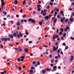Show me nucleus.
Masks as SVG:
<instances>
[{
	"label": "nucleus",
	"mask_w": 74,
	"mask_h": 74,
	"mask_svg": "<svg viewBox=\"0 0 74 74\" xmlns=\"http://www.w3.org/2000/svg\"><path fill=\"white\" fill-rule=\"evenodd\" d=\"M59 37V36L57 34H55L54 36H53V37L52 38V39H53L52 40L53 41H55V39L56 38H58Z\"/></svg>",
	"instance_id": "nucleus-1"
},
{
	"label": "nucleus",
	"mask_w": 74,
	"mask_h": 74,
	"mask_svg": "<svg viewBox=\"0 0 74 74\" xmlns=\"http://www.w3.org/2000/svg\"><path fill=\"white\" fill-rule=\"evenodd\" d=\"M1 40H2V41H4L6 42V41H7V40L9 41H10V38H2L1 39Z\"/></svg>",
	"instance_id": "nucleus-2"
},
{
	"label": "nucleus",
	"mask_w": 74,
	"mask_h": 74,
	"mask_svg": "<svg viewBox=\"0 0 74 74\" xmlns=\"http://www.w3.org/2000/svg\"><path fill=\"white\" fill-rule=\"evenodd\" d=\"M1 2H2V4H1V5L2 6H4L5 5V3H4V1L3 0H1Z\"/></svg>",
	"instance_id": "nucleus-3"
},
{
	"label": "nucleus",
	"mask_w": 74,
	"mask_h": 74,
	"mask_svg": "<svg viewBox=\"0 0 74 74\" xmlns=\"http://www.w3.org/2000/svg\"><path fill=\"white\" fill-rule=\"evenodd\" d=\"M21 62H23L24 60V59L25 58V57L24 56H22L21 57Z\"/></svg>",
	"instance_id": "nucleus-4"
},
{
	"label": "nucleus",
	"mask_w": 74,
	"mask_h": 74,
	"mask_svg": "<svg viewBox=\"0 0 74 74\" xmlns=\"http://www.w3.org/2000/svg\"><path fill=\"white\" fill-rule=\"evenodd\" d=\"M56 67H57L56 66H53V69H54L52 70V71H56Z\"/></svg>",
	"instance_id": "nucleus-5"
},
{
	"label": "nucleus",
	"mask_w": 74,
	"mask_h": 74,
	"mask_svg": "<svg viewBox=\"0 0 74 74\" xmlns=\"http://www.w3.org/2000/svg\"><path fill=\"white\" fill-rule=\"evenodd\" d=\"M23 22H27V20L24 19H22L21 21V22L22 23H23Z\"/></svg>",
	"instance_id": "nucleus-6"
},
{
	"label": "nucleus",
	"mask_w": 74,
	"mask_h": 74,
	"mask_svg": "<svg viewBox=\"0 0 74 74\" xmlns=\"http://www.w3.org/2000/svg\"><path fill=\"white\" fill-rule=\"evenodd\" d=\"M24 51L26 52L27 53L28 52V51H29V49L27 48H26L24 50Z\"/></svg>",
	"instance_id": "nucleus-7"
},
{
	"label": "nucleus",
	"mask_w": 74,
	"mask_h": 74,
	"mask_svg": "<svg viewBox=\"0 0 74 74\" xmlns=\"http://www.w3.org/2000/svg\"><path fill=\"white\" fill-rule=\"evenodd\" d=\"M57 22V18H56L55 19V20L53 21V26H55V23H56Z\"/></svg>",
	"instance_id": "nucleus-8"
},
{
	"label": "nucleus",
	"mask_w": 74,
	"mask_h": 74,
	"mask_svg": "<svg viewBox=\"0 0 74 74\" xmlns=\"http://www.w3.org/2000/svg\"><path fill=\"white\" fill-rule=\"evenodd\" d=\"M18 49L19 51H23V49L21 48L20 47H18Z\"/></svg>",
	"instance_id": "nucleus-9"
},
{
	"label": "nucleus",
	"mask_w": 74,
	"mask_h": 74,
	"mask_svg": "<svg viewBox=\"0 0 74 74\" xmlns=\"http://www.w3.org/2000/svg\"><path fill=\"white\" fill-rule=\"evenodd\" d=\"M22 62V60L21 58H17V62Z\"/></svg>",
	"instance_id": "nucleus-10"
},
{
	"label": "nucleus",
	"mask_w": 74,
	"mask_h": 74,
	"mask_svg": "<svg viewBox=\"0 0 74 74\" xmlns=\"http://www.w3.org/2000/svg\"><path fill=\"white\" fill-rule=\"evenodd\" d=\"M16 34H17V36H18V38H20V36H19V34H18V31H16Z\"/></svg>",
	"instance_id": "nucleus-11"
},
{
	"label": "nucleus",
	"mask_w": 74,
	"mask_h": 74,
	"mask_svg": "<svg viewBox=\"0 0 74 74\" xmlns=\"http://www.w3.org/2000/svg\"><path fill=\"white\" fill-rule=\"evenodd\" d=\"M18 1L16 0H15L14 3V4H15V5H17V4H18Z\"/></svg>",
	"instance_id": "nucleus-12"
},
{
	"label": "nucleus",
	"mask_w": 74,
	"mask_h": 74,
	"mask_svg": "<svg viewBox=\"0 0 74 74\" xmlns=\"http://www.w3.org/2000/svg\"><path fill=\"white\" fill-rule=\"evenodd\" d=\"M71 61H73V60H74V56H71Z\"/></svg>",
	"instance_id": "nucleus-13"
},
{
	"label": "nucleus",
	"mask_w": 74,
	"mask_h": 74,
	"mask_svg": "<svg viewBox=\"0 0 74 74\" xmlns=\"http://www.w3.org/2000/svg\"><path fill=\"white\" fill-rule=\"evenodd\" d=\"M32 23H36V20H34V19H32Z\"/></svg>",
	"instance_id": "nucleus-14"
},
{
	"label": "nucleus",
	"mask_w": 74,
	"mask_h": 74,
	"mask_svg": "<svg viewBox=\"0 0 74 74\" xmlns=\"http://www.w3.org/2000/svg\"><path fill=\"white\" fill-rule=\"evenodd\" d=\"M8 36L10 38H14V36H13V35H9Z\"/></svg>",
	"instance_id": "nucleus-15"
},
{
	"label": "nucleus",
	"mask_w": 74,
	"mask_h": 74,
	"mask_svg": "<svg viewBox=\"0 0 74 74\" xmlns=\"http://www.w3.org/2000/svg\"><path fill=\"white\" fill-rule=\"evenodd\" d=\"M42 74H45V73H46V71L44 70H43L42 71Z\"/></svg>",
	"instance_id": "nucleus-16"
},
{
	"label": "nucleus",
	"mask_w": 74,
	"mask_h": 74,
	"mask_svg": "<svg viewBox=\"0 0 74 74\" xmlns=\"http://www.w3.org/2000/svg\"><path fill=\"white\" fill-rule=\"evenodd\" d=\"M57 51V49L55 47H53V51Z\"/></svg>",
	"instance_id": "nucleus-17"
},
{
	"label": "nucleus",
	"mask_w": 74,
	"mask_h": 74,
	"mask_svg": "<svg viewBox=\"0 0 74 74\" xmlns=\"http://www.w3.org/2000/svg\"><path fill=\"white\" fill-rule=\"evenodd\" d=\"M45 18L47 20H49L48 16H45Z\"/></svg>",
	"instance_id": "nucleus-18"
},
{
	"label": "nucleus",
	"mask_w": 74,
	"mask_h": 74,
	"mask_svg": "<svg viewBox=\"0 0 74 74\" xmlns=\"http://www.w3.org/2000/svg\"><path fill=\"white\" fill-rule=\"evenodd\" d=\"M56 10H57V12H59V10L57 8L56 9H54L53 10L54 11H56Z\"/></svg>",
	"instance_id": "nucleus-19"
},
{
	"label": "nucleus",
	"mask_w": 74,
	"mask_h": 74,
	"mask_svg": "<svg viewBox=\"0 0 74 74\" xmlns=\"http://www.w3.org/2000/svg\"><path fill=\"white\" fill-rule=\"evenodd\" d=\"M65 19V18H64V17H63V19H62L60 20V21H61V22H63V21H64V20Z\"/></svg>",
	"instance_id": "nucleus-20"
},
{
	"label": "nucleus",
	"mask_w": 74,
	"mask_h": 74,
	"mask_svg": "<svg viewBox=\"0 0 74 74\" xmlns=\"http://www.w3.org/2000/svg\"><path fill=\"white\" fill-rule=\"evenodd\" d=\"M26 0H25L23 2V5H25V4H26Z\"/></svg>",
	"instance_id": "nucleus-21"
},
{
	"label": "nucleus",
	"mask_w": 74,
	"mask_h": 74,
	"mask_svg": "<svg viewBox=\"0 0 74 74\" xmlns=\"http://www.w3.org/2000/svg\"><path fill=\"white\" fill-rule=\"evenodd\" d=\"M27 21H28V22H32V18H29V19H28Z\"/></svg>",
	"instance_id": "nucleus-22"
},
{
	"label": "nucleus",
	"mask_w": 74,
	"mask_h": 74,
	"mask_svg": "<svg viewBox=\"0 0 74 74\" xmlns=\"http://www.w3.org/2000/svg\"><path fill=\"white\" fill-rule=\"evenodd\" d=\"M21 24V23L19 22H17L16 23V25L17 26H20V25Z\"/></svg>",
	"instance_id": "nucleus-23"
},
{
	"label": "nucleus",
	"mask_w": 74,
	"mask_h": 74,
	"mask_svg": "<svg viewBox=\"0 0 74 74\" xmlns=\"http://www.w3.org/2000/svg\"><path fill=\"white\" fill-rule=\"evenodd\" d=\"M13 36H14V37H16V33L14 32L13 35Z\"/></svg>",
	"instance_id": "nucleus-24"
},
{
	"label": "nucleus",
	"mask_w": 74,
	"mask_h": 74,
	"mask_svg": "<svg viewBox=\"0 0 74 74\" xmlns=\"http://www.w3.org/2000/svg\"><path fill=\"white\" fill-rule=\"evenodd\" d=\"M41 3V1H40L39 0L38 1V3L37 4V5H38V4H40Z\"/></svg>",
	"instance_id": "nucleus-25"
},
{
	"label": "nucleus",
	"mask_w": 74,
	"mask_h": 74,
	"mask_svg": "<svg viewBox=\"0 0 74 74\" xmlns=\"http://www.w3.org/2000/svg\"><path fill=\"white\" fill-rule=\"evenodd\" d=\"M3 14L5 15H7V12L5 11H4L3 12Z\"/></svg>",
	"instance_id": "nucleus-26"
},
{
	"label": "nucleus",
	"mask_w": 74,
	"mask_h": 74,
	"mask_svg": "<svg viewBox=\"0 0 74 74\" xmlns=\"http://www.w3.org/2000/svg\"><path fill=\"white\" fill-rule=\"evenodd\" d=\"M19 35L20 36V37H22V36H23L22 35V33L21 32L20 33Z\"/></svg>",
	"instance_id": "nucleus-27"
},
{
	"label": "nucleus",
	"mask_w": 74,
	"mask_h": 74,
	"mask_svg": "<svg viewBox=\"0 0 74 74\" xmlns=\"http://www.w3.org/2000/svg\"><path fill=\"white\" fill-rule=\"evenodd\" d=\"M39 24L40 25H42L43 23L42 22L40 21L39 22Z\"/></svg>",
	"instance_id": "nucleus-28"
},
{
	"label": "nucleus",
	"mask_w": 74,
	"mask_h": 74,
	"mask_svg": "<svg viewBox=\"0 0 74 74\" xmlns=\"http://www.w3.org/2000/svg\"><path fill=\"white\" fill-rule=\"evenodd\" d=\"M18 70L19 71H21V70H22V68L21 67H19L18 68Z\"/></svg>",
	"instance_id": "nucleus-29"
},
{
	"label": "nucleus",
	"mask_w": 74,
	"mask_h": 74,
	"mask_svg": "<svg viewBox=\"0 0 74 74\" xmlns=\"http://www.w3.org/2000/svg\"><path fill=\"white\" fill-rule=\"evenodd\" d=\"M66 33H64L63 34V37H66Z\"/></svg>",
	"instance_id": "nucleus-30"
},
{
	"label": "nucleus",
	"mask_w": 74,
	"mask_h": 74,
	"mask_svg": "<svg viewBox=\"0 0 74 74\" xmlns=\"http://www.w3.org/2000/svg\"><path fill=\"white\" fill-rule=\"evenodd\" d=\"M68 48H69V47H68V46H66L65 47V49L64 50H66V49H68Z\"/></svg>",
	"instance_id": "nucleus-31"
},
{
	"label": "nucleus",
	"mask_w": 74,
	"mask_h": 74,
	"mask_svg": "<svg viewBox=\"0 0 74 74\" xmlns=\"http://www.w3.org/2000/svg\"><path fill=\"white\" fill-rule=\"evenodd\" d=\"M9 46H10V47H13V44L12 43H10L9 44Z\"/></svg>",
	"instance_id": "nucleus-32"
},
{
	"label": "nucleus",
	"mask_w": 74,
	"mask_h": 74,
	"mask_svg": "<svg viewBox=\"0 0 74 74\" xmlns=\"http://www.w3.org/2000/svg\"><path fill=\"white\" fill-rule=\"evenodd\" d=\"M55 60H54V59H52L51 60V63H53L54 61Z\"/></svg>",
	"instance_id": "nucleus-33"
},
{
	"label": "nucleus",
	"mask_w": 74,
	"mask_h": 74,
	"mask_svg": "<svg viewBox=\"0 0 74 74\" xmlns=\"http://www.w3.org/2000/svg\"><path fill=\"white\" fill-rule=\"evenodd\" d=\"M45 70H46V71H49L50 70V69L48 68H47L45 69Z\"/></svg>",
	"instance_id": "nucleus-34"
},
{
	"label": "nucleus",
	"mask_w": 74,
	"mask_h": 74,
	"mask_svg": "<svg viewBox=\"0 0 74 74\" xmlns=\"http://www.w3.org/2000/svg\"><path fill=\"white\" fill-rule=\"evenodd\" d=\"M41 10V8H38V11H40Z\"/></svg>",
	"instance_id": "nucleus-35"
},
{
	"label": "nucleus",
	"mask_w": 74,
	"mask_h": 74,
	"mask_svg": "<svg viewBox=\"0 0 74 74\" xmlns=\"http://www.w3.org/2000/svg\"><path fill=\"white\" fill-rule=\"evenodd\" d=\"M57 12H55V13L54 14V16H56V15H57Z\"/></svg>",
	"instance_id": "nucleus-36"
},
{
	"label": "nucleus",
	"mask_w": 74,
	"mask_h": 74,
	"mask_svg": "<svg viewBox=\"0 0 74 74\" xmlns=\"http://www.w3.org/2000/svg\"><path fill=\"white\" fill-rule=\"evenodd\" d=\"M70 38L71 39V40H72V41H73V40H74V38L73 37H71Z\"/></svg>",
	"instance_id": "nucleus-37"
},
{
	"label": "nucleus",
	"mask_w": 74,
	"mask_h": 74,
	"mask_svg": "<svg viewBox=\"0 0 74 74\" xmlns=\"http://www.w3.org/2000/svg\"><path fill=\"white\" fill-rule=\"evenodd\" d=\"M29 72H30V73H34V72L33 71V70H30Z\"/></svg>",
	"instance_id": "nucleus-38"
},
{
	"label": "nucleus",
	"mask_w": 74,
	"mask_h": 74,
	"mask_svg": "<svg viewBox=\"0 0 74 74\" xmlns=\"http://www.w3.org/2000/svg\"><path fill=\"white\" fill-rule=\"evenodd\" d=\"M47 15V13H44L43 14V16H46V15Z\"/></svg>",
	"instance_id": "nucleus-39"
},
{
	"label": "nucleus",
	"mask_w": 74,
	"mask_h": 74,
	"mask_svg": "<svg viewBox=\"0 0 74 74\" xmlns=\"http://www.w3.org/2000/svg\"><path fill=\"white\" fill-rule=\"evenodd\" d=\"M59 58V57L56 56L55 57V58L56 59H58V58Z\"/></svg>",
	"instance_id": "nucleus-40"
},
{
	"label": "nucleus",
	"mask_w": 74,
	"mask_h": 74,
	"mask_svg": "<svg viewBox=\"0 0 74 74\" xmlns=\"http://www.w3.org/2000/svg\"><path fill=\"white\" fill-rule=\"evenodd\" d=\"M25 34H26V35H29V33L28 32H26L25 33Z\"/></svg>",
	"instance_id": "nucleus-41"
},
{
	"label": "nucleus",
	"mask_w": 74,
	"mask_h": 74,
	"mask_svg": "<svg viewBox=\"0 0 74 74\" xmlns=\"http://www.w3.org/2000/svg\"><path fill=\"white\" fill-rule=\"evenodd\" d=\"M43 13H44V11H43V10H41V14H43Z\"/></svg>",
	"instance_id": "nucleus-42"
},
{
	"label": "nucleus",
	"mask_w": 74,
	"mask_h": 74,
	"mask_svg": "<svg viewBox=\"0 0 74 74\" xmlns=\"http://www.w3.org/2000/svg\"><path fill=\"white\" fill-rule=\"evenodd\" d=\"M31 70H34V68L33 67H32L31 68Z\"/></svg>",
	"instance_id": "nucleus-43"
},
{
	"label": "nucleus",
	"mask_w": 74,
	"mask_h": 74,
	"mask_svg": "<svg viewBox=\"0 0 74 74\" xmlns=\"http://www.w3.org/2000/svg\"><path fill=\"white\" fill-rule=\"evenodd\" d=\"M60 13H61V14H63V13H64V12H63V11H60Z\"/></svg>",
	"instance_id": "nucleus-44"
},
{
	"label": "nucleus",
	"mask_w": 74,
	"mask_h": 74,
	"mask_svg": "<svg viewBox=\"0 0 74 74\" xmlns=\"http://www.w3.org/2000/svg\"><path fill=\"white\" fill-rule=\"evenodd\" d=\"M1 7L0 8V11H1V9H3V6H1Z\"/></svg>",
	"instance_id": "nucleus-45"
},
{
	"label": "nucleus",
	"mask_w": 74,
	"mask_h": 74,
	"mask_svg": "<svg viewBox=\"0 0 74 74\" xmlns=\"http://www.w3.org/2000/svg\"><path fill=\"white\" fill-rule=\"evenodd\" d=\"M68 21H69V19H66L65 20V22H68Z\"/></svg>",
	"instance_id": "nucleus-46"
},
{
	"label": "nucleus",
	"mask_w": 74,
	"mask_h": 74,
	"mask_svg": "<svg viewBox=\"0 0 74 74\" xmlns=\"http://www.w3.org/2000/svg\"><path fill=\"white\" fill-rule=\"evenodd\" d=\"M50 14H53V10H51L50 13Z\"/></svg>",
	"instance_id": "nucleus-47"
},
{
	"label": "nucleus",
	"mask_w": 74,
	"mask_h": 74,
	"mask_svg": "<svg viewBox=\"0 0 74 74\" xmlns=\"http://www.w3.org/2000/svg\"><path fill=\"white\" fill-rule=\"evenodd\" d=\"M66 29L67 30H69V29H70V28L69 27L67 26L66 28Z\"/></svg>",
	"instance_id": "nucleus-48"
},
{
	"label": "nucleus",
	"mask_w": 74,
	"mask_h": 74,
	"mask_svg": "<svg viewBox=\"0 0 74 74\" xmlns=\"http://www.w3.org/2000/svg\"><path fill=\"white\" fill-rule=\"evenodd\" d=\"M33 12L34 14H36V13H37L35 11H33Z\"/></svg>",
	"instance_id": "nucleus-49"
},
{
	"label": "nucleus",
	"mask_w": 74,
	"mask_h": 74,
	"mask_svg": "<svg viewBox=\"0 0 74 74\" xmlns=\"http://www.w3.org/2000/svg\"><path fill=\"white\" fill-rule=\"evenodd\" d=\"M63 45H64V46H66V43H63Z\"/></svg>",
	"instance_id": "nucleus-50"
},
{
	"label": "nucleus",
	"mask_w": 74,
	"mask_h": 74,
	"mask_svg": "<svg viewBox=\"0 0 74 74\" xmlns=\"http://www.w3.org/2000/svg\"><path fill=\"white\" fill-rule=\"evenodd\" d=\"M40 7H41V5H39L37 6V8H40Z\"/></svg>",
	"instance_id": "nucleus-51"
},
{
	"label": "nucleus",
	"mask_w": 74,
	"mask_h": 74,
	"mask_svg": "<svg viewBox=\"0 0 74 74\" xmlns=\"http://www.w3.org/2000/svg\"><path fill=\"white\" fill-rule=\"evenodd\" d=\"M60 30L61 31V32H63V28L60 29Z\"/></svg>",
	"instance_id": "nucleus-52"
},
{
	"label": "nucleus",
	"mask_w": 74,
	"mask_h": 74,
	"mask_svg": "<svg viewBox=\"0 0 74 74\" xmlns=\"http://www.w3.org/2000/svg\"><path fill=\"white\" fill-rule=\"evenodd\" d=\"M3 45H1L0 47H1V49H2V48H3Z\"/></svg>",
	"instance_id": "nucleus-53"
},
{
	"label": "nucleus",
	"mask_w": 74,
	"mask_h": 74,
	"mask_svg": "<svg viewBox=\"0 0 74 74\" xmlns=\"http://www.w3.org/2000/svg\"><path fill=\"white\" fill-rule=\"evenodd\" d=\"M20 12L21 13H22L23 12V10L21 9L20 10Z\"/></svg>",
	"instance_id": "nucleus-54"
},
{
	"label": "nucleus",
	"mask_w": 74,
	"mask_h": 74,
	"mask_svg": "<svg viewBox=\"0 0 74 74\" xmlns=\"http://www.w3.org/2000/svg\"><path fill=\"white\" fill-rule=\"evenodd\" d=\"M11 23L12 25H13V23H14V21H11Z\"/></svg>",
	"instance_id": "nucleus-55"
},
{
	"label": "nucleus",
	"mask_w": 74,
	"mask_h": 74,
	"mask_svg": "<svg viewBox=\"0 0 74 74\" xmlns=\"http://www.w3.org/2000/svg\"><path fill=\"white\" fill-rule=\"evenodd\" d=\"M40 49H41V50H42V49H43V48L42 47H39Z\"/></svg>",
	"instance_id": "nucleus-56"
},
{
	"label": "nucleus",
	"mask_w": 74,
	"mask_h": 74,
	"mask_svg": "<svg viewBox=\"0 0 74 74\" xmlns=\"http://www.w3.org/2000/svg\"><path fill=\"white\" fill-rule=\"evenodd\" d=\"M32 42H33L32 41H30L29 42V44H32Z\"/></svg>",
	"instance_id": "nucleus-57"
},
{
	"label": "nucleus",
	"mask_w": 74,
	"mask_h": 74,
	"mask_svg": "<svg viewBox=\"0 0 74 74\" xmlns=\"http://www.w3.org/2000/svg\"><path fill=\"white\" fill-rule=\"evenodd\" d=\"M50 8V6H47V9H49Z\"/></svg>",
	"instance_id": "nucleus-58"
},
{
	"label": "nucleus",
	"mask_w": 74,
	"mask_h": 74,
	"mask_svg": "<svg viewBox=\"0 0 74 74\" xmlns=\"http://www.w3.org/2000/svg\"><path fill=\"white\" fill-rule=\"evenodd\" d=\"M52 55L50 54L49 55V58H52Z\"/></svg>",
	"instance_id": "nucleus-59"
},
{
	"label": "nucleus",
	"mask_w": 74,
	"mask_h": 74,
	"mask_svg": "<svg viewBox=\"0 0 74 74\" xmlns=\"http://www.w3.org/2000/svg\"><path fill=\"white\" fill-rule=\"evenodd\" d=\"M70 21L71 22H73V18H71Z\"/></svg>",
	"instance_id": "nucleus-60"
},
{
	"label": "nucleus",
	"mask_w": 74,
	"mask_h": 74,
	"mask_svg": "<svg viewBox=\"0 0 74 74\" xmlns=\"http://www.w3.org/2000/svg\"><path fill=\"white\" fill-rule=\"evenodd\" d=\"M57 52H58V53H60V50H58Z\"/></svg>",
	"instance_id": "nucleus-61"
},
{
	"label": "nucleus",
	"mask_w": 74,
	"mask_h": 74,
	"mask_svg": "<svg viewBox=\"0 0 74 74\" xmlns=\"http://www.w3.org/2000/svg\"><path fill=\"white\" fill-rule=\"evenodd\" d=\"M64 32H67V29L66 28L64 29Z\"/></svg>",
	"instance_id": "nucleus-62"
},
{
	"label": "nucleus",
	"mask_w": 74,
	"mask_h": 74,
	"mask_svg": "<svg viewBox=\"0 0 74 74\" xmlns=\"http://www.w3.org/2000/svg\"><path fill=\"white\" fill-rule=\"evenodd\" d=\"M37 64H38V65H40V62L39 61H38L37 62Z\"/></svg>",
	"instance_id": "nucleus-63"
},
{
	"label": "nucleus",
	"mask_w": 74,
	"mask_h": 74,
	"mask_svg": "<svg viewBox=\"0 0 74 74\" xmlns=\"http://www.w3.org/2000/svg\"><path fill=\"white\" fill-rule=\"evenodd\" d=\"M16 17L17 18H19V15H16Z\"/></svg>",
	"instance_id": "nucleus-64"
}]
</instances>
